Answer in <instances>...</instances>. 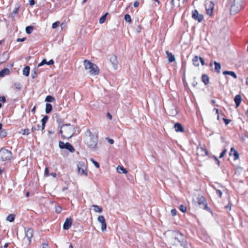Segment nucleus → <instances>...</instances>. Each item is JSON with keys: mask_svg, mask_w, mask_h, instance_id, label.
Wrapping results in <instances>:
<instances>
[{"mask_svg": "<svg viewBox=\"0 0 248 248\" xmlns=\"http://www.w3.org/2000/svg\"><path fill=\"white\" fill-rule=\"evenodd\" d=\"M6 136V132L5 130H1L0 133V136L2 138H4Z\"/></svg>", "mask_w": 248, "mask_h": 248, "instance_id": "37998d69", "label": "nucleus"}, {"mask_svg": "<svg viewBox=\"0 0 248 248\" xmlns=\"http://www.w3.org/2000/svg\"><path fill=\"white\" fill-rule=\"evenodd\" d=\"M14 86L15 88L18 91H20L21 89V85L19 82H15L14 83Z\"/></svg>", "mask_w": 248, "mask_h": 248, "instance_id": "c9c22d12", "label": "nucleus"}, {"mask_svg": "<svg viewBox=\"0 0 248 248\" xmlns=\"http://www.w3.org/2000/svg\"><path fill=\"white\" fill-rule=\"evenodd\" d=\"M54 100H55V98L50 95L47 96L45 99V101L47 102H52Z\"/></svg>", "mask_w": 248, "mask_h": 248, "instance_id": "473e14b6", "label": "nucleus"}, {"mask_svg": "<svg viewBox=\"0 0 248 248\" xmlns=\"http://www.w3.org/2000/svg\"><path fill=\"white\" fill-rule=\"evenodd\" d=\"M109 61L111 62L114 69L116 70L118 68V62L117 57L114 55L109 56Z\"/></svg>", "mask_w": 248, "mask_h": 248, "instance_id": "9b49d317", "label": "nucleus"}, {"mask_svg": "<svg viewBox=\"0 0 248 248\" xmlns=\"http://www.w3.org/2000/svg\"><path fill=\"white\" fill-rule=\"evenodd\" d=\"M214 64L215 65V69H214L215 72H217L218 74L220 73V69H221L220 64L219 62H216V61H215L214 62Z\"/></svg>", "mask_w": 248, "mask_h": 248, "instance_id": "412c9836", "label": "nucleus"}, {"mask_svg": "<svg viewBox=\"0 0 248 248\" xmlns=\"http://www.w3.org/2000/svg\"><path fill=\"white\" fill-rule=\"evenodd\" d=\"M91 161L92 162V163L94 165V166L97 168H99V167H100V165H99V164L95 161L93 159V158H91Z\"/></svg>", "mask_w": 248, "mask_h": 248, "instance_id": "a19ab883", "label": "nucleus"}, {"mask_svg": "<svg viewBox=\"0 0 248 248\" xmlns=\"http://www.w3.org/2000/svg\"><path fill=\"white\" fill-rule=\"evenodd\" d=\"M234 156V159L236 160L239 157V154L235 150H234V154H233Z\"/></svg>", "mask_w": 248, "mask_h": 248, "instance_id": "a18cd8bd", "label": "nucleus"}, {"mask_svg": "<svg viewBox=\"0 0 248 248\" xmlns=\"http://www.w3.org/2000/svg\"><path fill=\"white\" fill-rule=\"evenodd\" d=\"M197 200L198 203L201 208L207 211L210 210L209 208L207 206L205 198L202 196H199Z\"/></svg>", "mask_w": 248, "mask_h": 248, "instance_id": "6e6552de", "label": "nucleus"}, {"mask_svg": "<svg viewBox=\"0 0 248 248\" xmlns=\"http://www.w3.org/2000/svg\"><path fill=\"white\" fill-rule=\"evenodd\" d=\"M40 125L37 124V125H35L32 127L31 130L32 132H34L35 130H39L40 129Z\"/></svg>", "mask_w": 248, "mask_h": 248, "instance_id": "4c0bfd02", "label": "nucleus"}, {"mask_svg": "<svg viewBox=\"0 0 248 248\" xmlns=\"http://www.w3.org/2000/svg\"><path fill=\"white\" fill-rule=\"evenodd\" d=\"M124 19L125 21L128 23H130L131 22V16L129 15L126 14L124 16Z\"/></svg>", "mask_w": 248, "mask_h": 248, "instance_id": "e433bc0d", "label": "nucleus"}, {"mask_svg": "<svg viewBox=\"0 0 248 248\" xmlns=\"http://www.w3.org/2000/svg\"><path fill=\"white\" fill-rule=\"evenodd\" d=\"M227 152L226 149H224L220 154L219 158H222L224 156V155L226 154Z\"/></svg>", "mask_w": 248, "mask_h": 248, "instance_id": "de8ad7c7", "label": "nucleus"}, {"mask_svg": "<svg viewBox=\"0 0 248 248\" xmlns=\"http://www.w3.org/2000/svg\"><path fill=\"white\" fill-rule=\"evenodd\" d=\"M106 140L108 141L111 144H113L114 143V140L111 139L106 138Z\"/></svg>", "mask_w": 248, "mask_h": 248, "instance_id": "603ef678", "label": "nucleus"}, {"mask_svg": "<svg viewBox=\"0 0 248 248\" xmlns=\"http://www.w3.org/2000/svg\"><path fill=\"white\" fill-rule=\"evenodd\" d=\"M214 110H215V111H216V114H219L218 109H217V108H215L214 109Z\"/></svg>", "mask_w": 248, "mask_h": 248, "instance_id": "338daca9", "label": "nucleus"}, {"mask_svg": "<svg viewBox=\"0 0 248 248\" xmlns=\"http://www.w3.org/2000/svg\"><path fill=\"white\" fill-rule=\"evenodd\" d=\"M59 145L60 148L61 149H66L71 153L75 152V149L73 146L68 142L65 143L63 142L60 141L59 143Z\"/></svg>", "mask_w": 248, "mask_h": 248, "instance_id": "9d476101", "label": "nucleus"}, {"mask_svg": "<svg viewBox=\"0 0 248 248\" xmlns=\"http://www.w3.org/2000/svg\"><path fill=\"white\" fill-rule=\"evenodd\" d=\"M52 109V105L50 104L46 103V109H45L46 113H47V114L49 113L51 111Z\"/></svg>", "mask_w": 248, "mask_h": 248, "instance_id": "c85d7f7f", "label": "nucleus"}, {"mask_svg": "<svg viewBox=\"0 0 248 248\" xmlns=\"http://www.w3.org/2000/svg\"><path fill=\"white\" fill-rule=\"evenodd\" d=\"M174 128L175 131L177 132H182L184 131L182 124L178 123H176L174 124Z\"/></svg>", "mask_w": 248, "mask_h": 248, "instance_id": "6ab92c4d", "label": "nucleus"}, {"mask_svg": "<svg viewBox=\"0 0 248 248\" xmlns=\"http://www.w3.org/2000/svg\"><path fill=\"white\" fill-rule=\"evenodd\" d=\"M12 158L11 151L4 148L0 150V159L3 161L10 160Z\"/></svg>", "mask_w": 248, "mask_h": 248, "instance_id": "423d86ee", "label": "nucleus"}, {"mask_svg": "<svg viewBox=\"0 0 248 248\" xmlns=\"http://www.w3.org/2000/svg\"><path fill=\"white\" fill-rule=\"evenodd\" d=\"M216 193L218 195V196H219L220 198H221L222 197V192L221 191V190H219V189H217L216 190Z\"/></svg>", "mask_w": 248, "mask_h": 248, "instance_id": "8fccbe9b", "label": "nucleus"}, {"mask_svg": "<svg viewBox=\"0 0 248 248\" xmlns=\"http://www.w3.org/2000/svg\"><path fill=\"white\" fill-rule=\"evenodd\" d=\"M179 209L182 212L185 213L186 211V207L185 206L182 204L180 206Z\"/></svg>", "mask_w": 248, "mask_h": 248, "instance_id": "58836bf2", "label": "nucleus"}, {"mask_svg": "<svg viewBox=\"0 0 248 248\" xmlns=\"http://www.w3.org/2000/svg\"><path fill=\"white\" fill-rule=\"evenodd\" d=\"M35 4V1L34 0H30V4L32 6Z\"/></svg>", "mask_w": 248, "mask_h": 248, "instance_id": "052dcab7", "label": "nucleus"}, {"mask_svg": "<svg viewBox=\"0 0 248 248\" xmlns=\"http://www.w3.org/2000/svg\"><path fill=\"white\" fill-rule=\"evenodd\" d=\"M199 60L200 61L202 65H204L205 64L204 60V59L202 58L199 57Z\"/></svg>", "mask_w": 248, "mask_h": 248, "instance_id": "5fc2aeb1", "label": "nucleus"}, {"mask_svg": "<svg viewBox=\"0 0 248 248\" xmlns=\"http://www.w3.org/2000/svg\"><path fill=\"white\" fill-rule=\"evenodd\" d=\"M83 64L85 69L89 70V73L90 75H96L98 74L99 70L96 64L87 60H85L83 61Z\"/></svg>", "mask_w": 248, "mask_h": 248, "instance_id": "39448f33", "label": "nucleus"}, {"mask_svg": "<svg viewBox=\"0 0 248 248\" xmlns=\"http://www.w3.org/2000/svg\"><path fill=\"white\" fill-rule=\"evenodd\" d=\"M72 224V220L71 218H66L65 222L63 225V228L65 230H68L71 226Z\"/></svg>", "mask_w": 248, "mask_h": 248, "instance_id": "dca6fc26", "label": "nucleus"}, {"mask_svg": "<svg viewBox=\"0 0 248 248\" xmlns=\"http://www.w3.org/2000/svg\"><path fill=\"white\" fill-rule=\"evenodd\" d=\"M107 116H108V117L109 119H110V120H111V119H112V116L111 115V114H110V113H108L107 114Z\"/></svg>", "mask_w": 248, "mask_h": 248, "instance_id": "0e129e2a", "label": "nucleus"}, {"mask_svg": "<svg viewBox=\"0 0 248 248\" xmlns=\"http://www.w3.org/2000/svg\"><path fill=\"white\" fill-rule=\"evenodd\" d=\"M78 173L80 175L87 176L86 166L84 162H79L78 165Z\"/></svg>", "mask_w": 248, "mask_h": 248, "instance_id": "0eeeda50", "label": "nucleus"}, {"mask_svg": "<svg viewBox=\"0 0 248 248\" xmlns=\"http://www.w3.org/2000/svg\"><path fill=\"white\" fill-rule=\"evenodd\" d=\"M85 142L87 146L91 148H95L97 144L98 139L97 137L93 134L90 129H87L85 133Z\"/></svg>", "mask_w": 248, "mask_h": 248, "instance_id": "f257e3e1", "label": "nucleus"}, {"mask_svg": "<svg viewBox=\"0 0 248 248\" xmlns=\"http://www.w3.org/2000/svg\"><path fill=\"white\" fill-rule=\"evenodd\" d=\"M0 101L2 102H5L6 101V99L4 96H0Z\"/></svg>", "mask_w": 248, "mask_h": 248, "instance_id": "4d7b16f0", "label": "nucleus"}, {"mask_svg": "<svg viewBox=\"0 0 248 248\" xmlns=\"http://www.w3.org/2000/svg\"><path fill=\"white\" fill-rule=\"evenodd\" d=\"M47 244H45V243L43 244V248H47Z\"/></svg>", "mask_w": 248, "mask_h": 248, "instance_id": "69168bd1", "label": "nucleus"}, {"mask_svg": "<svg viewBox=\"0 0 248 248\" xmlns=\"http://www.w3.org/2000/svg\"><path fill=\"white\" fill-rule=\"evenodd\" d=\"M60 24V22L59 21H56L52 24V28L53 29H56L59 26Z\"/></svg>", "mask_w": 248, "mask_h": 248, "instance_id": "ea45409f", "label": "nucleus"}, {"mask_svg": "<svg viewBox=\"0 0 248 248\" xmlns=\"http://www.w3.org/2000/svg\"><path fill=\"white\" fill-rule=\"evenodd\" d=\"M33 30V28L32 26H29L26 28V32L28 34L31 33Z\"/></svg>", "mask_w": 248, "mask_h": 248, "instance_id": "72a5a7b5", "label": "nucleus"}, {"mask_svg": "<svg viewBox=\"0 0 248 248\" xmlns=\"http://www.w3.org/2000/svg\"><path fill=\"white\" fill-rule=\"evenodd\" d=\"M30 68L29 66H25L22 71L23 75L26 77L29 76L30 74Z\"/></svg>", "mask_w": 248, "mask_h": 248, "instance_id": "393cba45", "label": "nucleus"}, {"mask_svg": "<svg viewBox=\"0 0 248 248\" xmlns=\"http://www.w3.org/2000/svg\"><path fill=\"white\" fill-rule=\"evenodd\" d=\"M30 133V130L29 129H25L23 130V135H29Z\"/></svg>", "mask_w": 248, "mask_h": 248, "instance_id": "09e8293b", "label": "nucleus"}, {"mask_svg": "<svg viewBox=\"0 0 248 248\" xmlns=\"http://www.w3.org/2000/svg\"><path fill=\"white\" fill-rule=\"evenodd\" d=\"M107 15H108V13H106L105 15H104V16H102L100 17V18L99 19V23L100 24H103L105 22Z\"/></svg>", "mask_w": 248, "mask_h": 248, "instance_id": "f704fd0d", "label": "nucleus"}, {"mask_svg": "<svg viewBox=\"0 0 248 248\" xmlns=\"http://www.w3.org/2000/svg\"><path fill=\"white\" fill-rule=\"evenodd\" d=\"M98 221L101 224V230L104 232L106 230L107 224L104 216H99L97 218Z\"/></svg>", "mask_w": 248, "mask_h": 248, "instance_id": "ddd939ff", "label": "nucleus"}, {"mask_svg": "<svg viewBox=\"0 0 248 248\" xmlns=\"http://www.w3.org/2000/svg\"><path fill=\"white\" fill-rule=\"evenodd\" d=\"M60 134L63 138L69 139L74 134V127L70 124H64L61 126Z\"/></svg>", "mask_w": 248, "mask_h": 248, "instance_id": "f03ea898", "label": "nucleus"}, {"mask_svg": "<svg viewBox=\"0 0 248 248\" xmlns=\"http://www.w3.org/2000/svg\"><path fill=\"white\" fill-rule=\"evenodd\" d=\"M37 73L35 71H34L33 73L31 74V77L32 78H34L36 76Z\"/></svg>", "mask_w": 248, "mask_h": 248, "instance_id": "13d9d810", "label": "nucleus"}, {"mask_svg": "<svg viewBox=\"0 0 248 248\" xmlns=\"http://www.w3.org/2000/svg\"><path fill=\"white\" fill-rule=\"evenodd\" d=\"M177 210L175 209H171L170 211V214L172 216H175L176 215Z\"/></svg>", "mask_w": 248, "mask_h": 248, "instance_id": "c03bdc74", "label": "nucleus"}, {"mask_svg": "<svg viewBox=\"0 0 248 248\" xmlns=\"http://www.w3.org/2000/svg\"><path fill=\"white\" fill-rule=\"evenodd\" d=\"M192 17L194 19L198 20L199 22H201L203 18V16L199 14L197 10H195L192 12Z\"/></svg>", "mask_w": 248, "mask_h": 248, "instance_id": "f8f14e48", "label": "nucleus"}, {"mask_svg": "<svg viewBox=\"0 0 248 248\" xmlns=\"http://www.w3.org/2000/svg\"><path fill=\"white\" fill-rule=\"evenodd\" d=\"M140 2L139 1H135L134 3V6L135 7H137L139 5Z\"/></svg>", "mask_w": 248, "mask_h": 248, "instance_id": "bf43d9fd", "label": "nucleus"}, {"mask_svg": "<svg viewBox=\"0 0 248 248\" xmlns=\"http://www.w3.org/2000/svg\"><path fill=\"white\" fill-rule=\"evenodd\" d=\"M44 175L46 177H48L49 176V173L48 169L47 168H46L44 171Z\"/></svg>", "mask_w": 248, "mask_h": 248, "instance_id": "79ce46f5", "label": "nucleus"}, {"mask_svg": "<svg viewBox=\"0 0 248 248\" xmlns=\"http://www.w3.org/2000/svg\"><path fill=\"white\" fill-rule=\"evenodd\" d=\"M15 218V216L14 214H10L7 216L6 220L9 222H13Z\"/></svg>", "mask_w": 248, "mask_h": 248, "instance_id": "2f4dec72", "label": "nucleus"}, {"mask_svg": "<svg viewBox=\"0 0 248 248\" xmlns=\"http://www.w3.org/2000/svg\"><path fill=\"white\" fill-rule=\"evenodd\" d=\"M61 28H63V27H65V24H64V23H62V24H61Z\"/></svg>", "mask_w": 248, "mask_h": 248, "instance_id": "774afa93", "label": "nucleus"}, {"mask_svg": "<svg viewBox=\"0 0 248 248\" xmlns=\"http://www.w3.org/2000/svg\"><path fill=\"white\" fill-rule=\"evenodd\" d=\"M206 13L209 16H211L214 8V4L211 1H206L205 4Z\"/></svg>", "mask_w": 248, "mask_h": 248, "instance_id": "1a4fd4ad", "label": "nucleus"}, {"mask_svg": "<svg viewBox=\"0 0 248 248\" xmlns=\"http://www.w3.org/2000/svg\"><path fill=\"white\" fill-rule=\"evenodd\" d=\"M166 54L168 58V61L170 62H171L175 61V57L171 52L167 51H166Z\"/></svg>", "mask_w": 248, "mask_h": 248, "instance_id": "5701e85b", "label": "nucleus"}, {"mask_svg": "<svg viewBox=\"0 0 248 248\" xmlns=\"http://www.w3.org/2000/svg\"><path fill=\"white\" fill-rule=\"evenodd\" d=\"M197 154L198 155L206 156L208 155V151L204 147H198L197 148Z\"/></svg>", "mask_w": 248, "mask_h": 248, "instance_id": "4468645a", "label": "nucleus"}, {"mask_svg": "<svg viewBox=\"0 0 248 248\" xmlns=\"http://www.w3.org/2000/svg\"><path fill=\"white\" fill-rule=\"evenodd\" d=\"M199 57L197 56H195L192 59V62L194 66H198L199 65Z\"/></svg>", "mask_w": 248, "mask_h": 248, "instance_id": "bb28decb", "label": "nucleus"}, {"mask_svg": "<svg viewBox=\"0 0 248 248\" xmlns=\"http://www.w3.org/2000/svg\"><path fill=\"white\" fill-rule=\"evenodd\" d=\"M92 206L93 208V210L95 212L101 213L103 211L102 208L98 205H93Z\"/></svg>", "mask_w": 248, "mask_h": 248, "instance_id": "7c9ffc66", "label": "nucleus"}, {"mask_svg": "<svg viewBox=\"0 0 248 248\" xmlns=\"http://www.w3.org/2000/svg\"><path fill=\"white\" fill-rule=\"evenodd\" d=\"M8 246V243H5L3 247H1V248H7Z\"/></svg>", "mask_w": 248, "mask_h": 248, "instance_id": "680f3d73", "label": "nucleus"}, {"mask_svg": "<svg viewBox=\"0 0 248 248\" xmlns=\"http://www.w3.org/2000/svg\"><path fill=\"white\" fill-rule=\"evenodd\" d=\"M49 175H51V176H52L53 177H56V176H57L56 174L55 173H53V172H52V173H51L49 174Z\"/></svg>", "mask_w": 248, "mask_h": 248, "instance_id": "e2e57ef3", "label": "nucleus"}, {"mask_svg": "<svg viewBox=\"0 0 248 248\" xmlns=\"http://www.w3.org/2000/svg\"><path fill=\"white\" fill-rule=\"evenodd\" d=\"M10 73V70L8 68H5L0 71V77H4L9 75Z\"/></svg>", "mask_w": 248, "mask_h": 248, "instance_id": "aec40b11", "label": "nucleus"}, {"mask_svg": "<svg viewBox=\"0 0 248 248\" xmlns=\"http://www.w3.org/2000/svg\"><path fill=\"white\" fill-rule=\"evenodd\" d=\"M54 61L53 60H50L48 62H47L46 59H43L42 62L38 65V67L41 66L45 64L47 65H52L54 63Z\"/></svg>", "mask_w": 248, "mask_h": 248, "instance_id": "a211bd4d", "label": "nucleus"}, {"mask_svg": "<svg viewBox=\"0 0 248 248\" xmlns=\"http://www.w3.org/2000/svg\"><path fill=\"white\" fill-rule=\"evenodd\" d=\"M223 74L224 75H230L234 78H237V75L233 71H225L223 72Z\"/></svg>", "mask_w": 248, "mask_h": 248, "instance_id": "a878e982", "label": "nucleus"}, {"mask_svg": "<svg viewBox=\"0 0 248 248\" xmlns=\"http://www.w3.org/2000/svg\"><path fill=\"white\" fill-rule=\"evenodd\" d=\"M241 100H242V98H241V96L240 95L238 94L235 96L234 102L235 103L236 107H238L240 105Z\"/></svg>", "mask_w": 248, "mask_h": 248, "instance_id": "4be33fe9", "label": "nucleus"}, {"mask_svg": "<svg viewBox=\"0 0 248 248\" xmlns=\"http://www.w3.org/2000/svg\"><path fill=\"white\" fill-rule=\"evenodd\" d=\"M48 117L46 115L41 120V122H42L41 130H42L44 129L46 123L47 122V121L48 120Z\"/></svg>", "mask_w": 248, "mask_h": 248, "instance_id": "b1692460", "label": "nucleus"}, {"mask_svg": "<svg viewBox=\"0 0 248 248\" xmlns=\"http://www.w3.org/2000/svg\"><path fill=\"white\" fill-rule=\"evenodd\" d=\"M173 243L175 245H180L184 248H188L186 237L181 233L177 232L175 234Z\"/></svg>", "mask_w": 248, "mask_h": 248, "instance_id": "20e7f679", "label": "nucleus"}, {"mask_svg": "<svg viewBox=\"0 0 248 248\" xmlns=\"http://www.w3.org/2000/svg\"><path fill=\"white\" fill-rule=\"evenodd\" d=\"M20 6L19 5H17L14 9L13 12L10 14L9 16V17L13 19L16 14L18 13Z\"/></svg>", "mask_w": 248, "mask_h": 248, "instance_id": "f3484780", "label": "nucleus"}, {"mask_svg": "<svg viewBox=\"0 0 248 248\" xmlns=\"http://www.w3.org/2000/svg\"><path fill=\"white\" fill-rule=\"evenodd\" d=\"M223 120L225 123V124L227 125L230 123V120L223 118Z\"/></svg>", "mask_w": 248, "mask_h": 248, "instance_id": "3c124183", "label": "nucleus"}, {"mask_svg": "<svg viewBox=\"0 0 248 248\" xmlns=\"http://www.w3.org/2000/svg\"><path fill=\"white\" fill-rule=\"evenodd\" d=\"M33 230L29 228L27 230L25 231L26 237L28 240V244H30L31 242V239L33 236Z\"/></svg>", "mask_w": 248, "mask_h": 248, "instance_id": "2eb2a0df", "label": "nucleus"}, {"mask_svg": "<svg viewBox=\"0 0 248 248\" xmlns=\"http://www.w3.org/2000/svg\"><path fill=\"white\" fill-rule=\"evenodd\" d=\"M26 39V38H18L17 39V42H21L24 41Z\"/></svg>", "mask_w": 248, "mask_h": 248, "instance_id": "6e6d98bb", "label": "nucleus"}, {"mask_svg": "<svg viewBox=\"0 0 248 248\" xmlns=\"http://www.w3.org/2000/svg\"><path fill=\"white\" fill-rule=\"evenodd\" d=\"M202 81L205 84V85H207L209 83V77L205 74H203L202 76Z\"/></svg>", "mask_w": 248, "mask_h": 248, "instance_id": "c756f323", "label": "nucleus"}, {"mask_svg": "<svg viewBox=\"0 0 248 248\" xmlns=\"http://www.w3.org/2000/svg\"><path fill=\"white\" fill-rule=\"evenodd\" d=\"M117 170L119 173H122L125 174L127 172L125 169H124L123 167L120 166H118V167L117 168Z\"/></svg>", "mask_w": 248, "mask_h": 248, "instance_id": "cd10ccee", "label": "nucleus"}, {"mask_svg": "<svg viewBox=\"0 0 248 248\" xmlns=\"http://www.w3.org/2000/svg\"><path fill=\"white\" fill-rule=\"evenodd\" d=\"M55 211L56 213H60L62 211V208L60 206H57L56 207Z\"/></svg>", "mask_w": 248, "mask_h": 248, "instance_id": "49530a36", "label": "nucleus"}, {"mask_svg": "<svg viewBox=\"0 0 248 248\" xmlns=\"http://www.w3.org/2000/svg\"><path fill=\"white\" fill-rule=\"evenodd\" d=\"M225 208L226 209L229 210V211H230L231 210V204H230V203H228V205L225 206Z\"/></svg>", "mask_w": 248, "mask_h": 248, "instance_id": "864d4df0", "label": "nucleus"}, {"mask_svg": "<svg viewBox=\"0 0 248 248\" xmlns=\"http://www.w3.org/2000/svg\"><path fill=\"white\" fill-rule=\"evenodd\" d=\"M243 0H229L230 12L232 15L238 13L241 9Z\"/></svg>", "mask_w": 248, "mask_h": 248, "instance_id": "7ed1b4c3", "label": "nucleus"}]
</instances>
